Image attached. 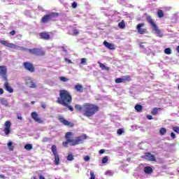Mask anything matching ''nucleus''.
Segmentation results:
<instances>
[{
    "label": "nucleus",
    "mask_w": 179,
    "mask_h": 179,
    "mask_svg": "<svg viewBox=\"0 0 179 179\" xmlns=\"http://www.w3.org/2000/svg\"><path fill=\"white\" fill-rule=\"evenodd\" d=\"M100 108L99 106L90 103H85L83 105V114L87 118L93 117L96 113H99Z\"/></svg>",
    "instance_id": "obj_3"
},
{
    "label": "nucleus",
    "mask_w": 179,
    "mask_h": 179,
    "mask_svg": "<svg viewBox=\"0 0 179 179\" xmlns=\"http://www.w3.org/2000/svg\"><path fill=\"white\" fill-rule=\"evenodd\" d=\"M41 106L43 108V110H45V108H47V106L45 105V103L43 102L41 103Z\"/></svg>",
    "instance_id": "obj_44"
},
{
    "label": "nucleus",
    "mask_w": 179,
    "mask_h": 179,
    "mask_svg": "<svg viewBox=\"0 0 179 179\" xmlns=\"http://www.w3.org/2000/svg\"><path fill=\"white\" fill-rule=\"evenodd\" d=\"M31 117L34 121H35V122H38V124H44V120L39 117L38 114H37L36 112H32L31 113Z\"/></svg>",
    "instance_id": "obj_14"
},
{
    "label": "nucleus",
    "mask_w": 179,
    "mask_h": 179,
    "mask_svg": "<svg viewBox=\"0 0 179 179\" xmlns=\"http://www.w3.org/2000/svg\"><path fill=\"white\" fill-rule=\"evenodd\" d=\"M72 8H75L78 6V3L76 2H73L71 4Z\"/></svg>",
    "instance_id": "obj_45"
},
{
    "label": "nucleus",
    "mask_w": 179,
    "mask_h": 179,
    "mask_svg": "<svg viewBox=\"0 0 179 179\" xmlns=\"http://www.w3.org/2000/svg\"><path fill=\"white\" fill-rule=\"evenodd\" d=\"M51 150L55 156L54 163L55 166H58L59 164V155H58V150H57V145H53L51 147Z\"/></svg>",
    "instance_id": "obj_7"
},
{
    "label": "nucleus",
    "mask_w": 179,
    "mask_h": 179,
    "mask_svg": "<svg viewBox=\"0 0 179 179\" xmlns=\"http://www.w3.org/2000/svg\"><path fill=\"white\" fill-rule=\"evenodd\" d=\"M103 153H106V150L101 149L99 150V155H103Z\"/></svg>",
    "instance_id": "obj_50"
},
{
    "label": "nucleus",
    "mask_w": 179,
    "mask_h": 179,
    "mask_svg": "<svg viewBox=\"0 0 179 179\" xmlns=\"http://www.w3.org/2000/svg\"><path fill=\"white\" fill-rule=\"evenodd\" d=\"M23 51L30 54L31 55H36L37 57H44L45 52L41 48H34L32 49L23 48Z\"/></svg>",
    "instance_id": "obj_5"
},
{
    "label": "nucleus",
    "mask_w": 179,
    "mask_h": 179,
    "mask_svg": "<svg viewBox=\"0 0 179 179\" xmlns=\"http://www.w3.org/2000/svg\"><path fill=\"white\" fill-rule=\"evenodd\" d=\"M173 131L176 132V134H179V127L178 126H175L172 128Z\"/></svg>",
    "instance_id": "obj_36"
},
{
    "label": "nucleus",
    "mask_w": 179,
    "mask_h": 179,
    "mask_svg": "<svg viewBox=\"0 0 179 179\" xmlns=\"http://www.w3.org/2000/svg\"><path fill=\"white\" fill-rule=\"evenodd\" d=\"M39 179H45V178L41 175H39Z\"/></svg>",
    "instance_id": "obj_53"
},
{
    "label": "nucleus",
    "mask_w": 179,
    "mask_h": 179,
    "mask_svg": "<svg viewBox=\"0 0 179 179\" xmlns=\"http://www.w3.org/2000/svg\"><path fill=\"white\" fill-rule=\"evenodd\" d=\"M32 103V104H34V102L33 101V102H31Z\"/></svg>",
    "instance_id": "obj_60"
},
{
    "label": "nucleus",
    "mask_w": 179,
    "mask_h": 179,
    "mask_svg": "<svg viewBox=\"0 0 179 179\" xmlns=\"http://www.w3.org/2000/svg\"><path fill=\"white\" fill-rule=\"evenodd\" d=\"M24 148L25 150H31L33 149V145L26 144Z\"/></svg>",
    "instance_id": "obj_29"
},
{
    "label": "nucleus",
    "mask_w": 179,
    "mask_h": 179,
    "mask_svg": "<svg viewBox=\"0 0 179 179\" xmlns=\"http://www.w3.org/2000/svg\"><path fill=\"white\" fill-rule=\"evenodd\" d=\"M0 178H5V176H3V175H0Z\"/></svg>",
    "instance_id": "obj_55"
},
{
    "label": "nucleus",
    "mask_w": 179,
    "mask_h": 179,
    "mask_svg": "<svg viewBox=\"0 0 179 179\" xmlns=\"http://www.w3.org/2000/svg\"><path fill=\"white\" fill-rule=\"evenodd\" d=\"M123 133H124V130H123L122 129H117V134L118 135H122Z\"/></svg>",
    "instance_id": "obj_39"
},
{
    "label": "nucleus",
    "mask_w": 179,
    "mask_h": 179,
    "mask_svg": "<svg viewBox=\"0 0 179 179\" xmlns=\"http://www.w3.org/2000/svg\"><path fill=\"white\" fill-rule=\"evenodd\" d=\"M171 136L172 139H176V134H174L173 132L171 133Z\"/></svg>",
    "instance_id": "obj_49"
},
{
    "label": "nucleus",
    "mask_w": 179,
    "mask_h": 179,
    "mask_svg": "<svg viewBox=\"0 0 179 179\" xmlns=\"http://www.w3.org/2000/svg\"><path fill=\"white\" fill-rule=\"evenodd\" d=\"M98 64H99L100 68L103 70V71H109L110 68L108 66H105L103 63L98 62Z\"/></svg>",
    "instance_id": "obj_24"
},
{
    "label": "nucleus",
    "mask_w": 179,
    "mask_h": 179,
    "mask_svg": "<svg viewBox=\"0 0 179 179\" xmlns=\"http://www.w3.org/2000/svg\"><path fill=\"white\" fill-rule=\"evenodd\" d=\"M74 89H76V92H79V93H83V90H85L83 85L80 84L76 85Z\"/></svg>",
    "instance_id": "obj_21"
},
{
    "label": "nucleus",
    "mask_w": 179,
    "mask_h": 179,
    "mask_svg": "<svg viewBox=\"0 0 179 179\" xmlns=\"http://www.w3.org/2000/svg\"><path fill=\"white\" fill-rule=\"evenodd\" d=\"M0 103L3 106H8V101L5 98H0Z\"/></svg>",
    "instance_id": "obj_27"
},
{
    "label": "nucleus",
    "mask_w": 179,
    "mask_h": 179,
    "mask_svg": "<svg viewBox=\"0 0 179 179\" xmlns=\"http://www.w3.org/2000/svg\"><path fill=\"white\" fill-rule=\"evenodd\" d=\"M145 159L149 162H156V157L154 155H152L150 152H145Z\"/></svg>",
    "instance_id": "obj_16"
},
{
    "label": "nucleus",
    "mask_w": 179,
    "mask_h": 179,
    "mask_svg": "<svg viewBox=\"0 0 179 179\" xmlns=\"http://www.w3.org/2000/svg\"><path fill=\"white\" fill-rule=\"evenodd\" d=\"M118 27H120V29H125V21H124V20L118 23Z\"/></svg>",
    "instance_id": "obj_25"
},
{
    "label": "nucleus",
    "mask_w": 179,
    "mask_h": 179,
    "mask_svg": "<svg viewBox=\"0 0 179 179\" xmlns=\"http://www.w3.org/2000/svg\"><path fill=\"white\" fill-rule=\"evenodd\" d=\"M78 34H79V30L74 29L73 30V36H78Z\"/></svg>",
    "instance_id": "obj_43"
},
{
    "label": "nucleus",
    "mask_w": 179,
    "mask_h": 179,
    "mask_svg": "<svg viewBox=\"0 0 179 179\" xmlns=\"http://www.w3.org/2000/svg\"><path fill=\"white\" fill-rule=\"evenodd\" d=\"M132 78L130 76H124L122 78H118L115 80V83H125V82H131Z\"/></svg>",
    "instance_id": "obj_10"
},
{
    "label": "nucleus",
    "mask_w": 179,
    "mask_h": 179,
    "mask_svg": "<svg viewBox=\"0 0 179 179\" xmlns=\"http://www.w3.org/2000/svg\"><path fill=\"white\" fill-rule=\"evenodd\" d=\"M164 52L166 55H170V54H171V49L170 48H167L164 50Z\"/></svg>",
    "instance_id": "obj_35"
},
{
    "label": "nucleus",
    "mask_w": 179,
    "mask_h": 179,
    "mask_svg": "<svg viewBox=\"0 0 179 179\" xmlns=\"http://www.w3.org/2000/svg\"><path fill=\"white\" fill-rule=\"evenodd\" d=\"M61 48H62V51L64 52H65L66 54V52H68V51L66 50V48H65V47L62 46Z\"/></svg>",
    "instance_id": "obj_48"
},
{
    "label": "nucleus",
    "mask_w": 179,
    "mask_h": 179,
    "mask_svg": "<svg viewBox=\"0 0 179 179\" xmlns=\"http://www.w3.org/2000/svg\"><path fill=\"white\" fill-rule=\"evenodd\" d=\"M10 125H12V124L9 121H6L4 123V132L6 135H9V134H10Z\"/></svg>",
    "instance_id": "obj_17"
},
{
    "label": "nucleus",
    "mask_w": 179,
    "mask_h": 179,
    "mask_svg": "<svg viewBox=\"0 0 179 179\" xmlns=\"http://www.w3.org/2000/svg\"><path fill=\"white\" fill-rule=\"evenodd\" d=\"M12 145L13 143L10 141L7 143L8 148L11 151L13 150V146Z\"/></svg>",
    "instance_id": "obj_34"
},
{
    "label": "nucleus",
    "mask_w": 179,
    "mask_h": 179,
    "mask_svg": "<svg viewBox=\"0 0 179 179\" xmlns=\"http://www.w3.org/2000/svg\"><path fill=\"white\" fill-rule=\"evenodd\" d=\"M74 108L75 110H77L78 111H83V106L80 104H76Z\"/></svg>",
    "instance_id": "obj_26"
},
{
    "label": "nucleus",
    "mask_w": 179,
    "mask_h": 179,
    "mask_svg": "<svg viewBox=\"0 0 179 179\" xmlns=\"http://www.w3.org/2000/svg\"><path fill=\"white\" fill-rule=\"evenodd\" d=\"M147 118L148 120H153V117H152L150 115H147Z\"/></svg>",
    "instance_id": "obj_51"
},
{
    "label": "nucleus",
    "mask_w": 179,
    "mask_h": 179,
    "mask_svg": "<svg viewBox=\"0 0 179 179\" xmlns=\"http://www.w3.org/2000/svg\"><path fill=\"white\" fill-rule=\"evenodd\" d=\"M107 162H108V157H107V156L103 157L101 160L102 164H106V163H107Z\"/></svg>",
    "instance_id": "obj_33"
},
{
    "label": "nucleus",
    "mask_w": 179,
    "mask_h": 179,
    "mask_svg": "<svg viewBox=\"0 0 179 179\" xmlns=\"http://www.w3.org/2000/svg\"><path fill=\"white\" fill-rule=\"evenodd\" d=\"M106 176H113V172L110 171H107L106 173H105Z\"/></svg>",
    "instance_id": "obj_41"
},
{
    "label": "nucleus",
    "mask_w": 179,
    "mask_h": 179,
    "mask_svg": "<svg viewBox=\"0 0 179 179\" xmlns=\"http://www.w3.org/2000/svg\"><path fill=\"white\" fill-rule=\"evenodd\" d=\"M18 120H22V116H17Z\"/></svg>",
    "instance_id": "obj_56"
},
{
    "label": "nucleus",
    "mask_w": 179,
    "mask_h": 179,
    "mask_svg": "<svg viewBox=\"0 0 179 179\" xmlns=\"http://www.w3.org/2000/svg\"><path fill=\"white\" fill-rule=\"evenodd\" d=\"M103 45H105L108 50H115L114 43H110L107 41H103Z\"/></svg>",
    "instance_id": "obj_19"
},
{
    "label": "nucleus",
    "mask_w": 179,
    "mask_h": 179,
    "mask_svg": "<svg viewBox=\"0 0 179 179\" xmlns=\"http://www.w3.org/2000/svg\"><path fill=\"white\" fill-rule=\"evenodd\" d=\"M157 16L158 17H163V16H164V13H163V10H158L157 11Z\"/></svg>",
    "instance_id": "obj_32"
},
{
    "label": "nucleus",
    "mask_w": 179,
    "mask_h": 179,
    "mask_svg": "<svg viewBox=\"0 0 179 179\" xmlns=\"http://www.w3.org/2000/svg\"><path fill=\"white\" fill-rule=\"evenodd\" d=\"M58 120L63 125H65L66 127H69L70 128H73V127H75L73 123L65 120V118L62 116H59Z\"/></svg>",
    "instance_id": "obj_12"
},
{
    "label": "nucleus",
    "mask_w": 179,
    "mask_h": 179,
    "mask_svg": "<svg viewBox=\"0 0 179 179\" xmlns=\"http://www.w3.org/2000/svg\"><path fill=\"white\" fill-rule=\"evenodd\" d=\"M0 76L3 80H8V68L6 66H0Z\"/></svg>",
    "instance_id": "obj_8"
},
{
    "label": "nucleus",
    "mask_w": 179,
    "mask_h": 179,
    "mask_svg": "<svg viewBox=\"0 0 179 179\" xmlns=\"http://www.w3.org/2000/svg\"><path fill=\"white\" fill-rule=\"evenodd\" d=\"M0 55H1V51H0Z\"/></svg>",
    "instance_id": "obj_61"
},
{
    "label": "nucleus",
    "mask_w": 179,
    "mask_h": 179,
    "mask_svg": "<svg viewBox=\"0 0 179 179\" xmlns=\"http://www.w3.org/2000/svg\"><path fill=\"white\" fill-rule=\"evenodd\" d=\"M178 90H179V85H178Z\"/></svg>",
    "instance_id": "obj_58"
},
{
    "label": "nucleus",
    "mask_w": 179,
    "mask_h": 179,
    "mask_svg": "<svg viewBox=\"0 0 179 179\" xmlns=\"http://www.w3.org/2000/svg\"><path fill=\"white\" fill-rule=\"evenodd\" d=\"M50 141H51V138H50L48 137H45L43 139V142H50Z\"/></svg>",
    "instance_id": "obj_40"
},
{
    "label": "nucleus",
    "mask_w": 179,
    "mask_h": 179,
    "mask_svg": "<svg viewBox=\"0 0 179 179\" xmlns=\"http://www.w3.org/2000/svg\"><path fill=\"white\" fill-rule=\"evenodd\" d=\"M146 15V20L148 23H149L152 27V30L155 32V34L158 36V37H163V34H162V31L159 29V27L156 24V22L152 19V16L148 15V14H145Z\"/></svg>",
    "instance_id": "obj_4"
},
{
    "label": "nucleus",
    "mask_w": 179,
    "mask_h": 179,
    "mask_svg": "<svg viewBox=\"0 0 179 179\" xmlns=\"http://www.w3.org/2000/svg\"><path fill=\"white\" fill-rule=\"evenodd\" d=\"M144 172L145 174H152L153 173V169L150 166H145L144 168Z\"/></svg>",
    "instance_id": "obj_22"
},
{
    "label": "nucleus",
    "mask_w": 179,
    "mask_h": 179,
    "mask_svg": "<svg viewBox=\"0 0 179 179\" xmlns=\"http://www.w3.org/2000/svg\"><path fill=\"white\" fill-rule=\"evenodd\" d=\"M167 132V129L164 127H162L159 130L160 135H166V133Z\"/></svg>",
    "instance_id": "obj_28"
},
{
    "label": "nucleus",
    "mask_w": 179,
    "mask_h": 179,
    "mask_svg": "<svg viewBox=\"0 0 179 179\" xmlns=\"http://www.w3.org/2000/svg\"><path fill=\"white\" fill-rule=\"evenodd\" d=\"M1 94H3V89L0 88V96Z\"/></svg>",
    "instance_id": "obj_52"
},
{
    "label": "nucleus",
    "mask_w": 179,
    "mask_h": 179,
    "mask_svg": "<svg viewBox=\"0 0 179 179\" xmlns=\"http://www.w3.org/2000/svg\"><path fill=\"white\" fill-rule=\"evenodd\" d=\"M24 68L26 69V71H28V72H31V73L33 72H36V67H34V64L31 62H25L23 63Z\"/></svg>",
    "instance_id": "obj_9"
},
{
    "label": "nucleus",
    "mask_w": 179,
    "mask_h": 179,
    "mask_svg": "<svg viewBox=\"0 0 179 179\" xmlns=\"http://www.w3.org/2000/svg\"><path fill=\"white\" fill-rule=\"evenodd\" d=\"M66 160L72 162V160H73V155L72 153H69V156L66 157Z\"/></svg>",
    "instance_id": "obj_31"
},
{
    "label": "nucleus",
    "mask_w": 179,
    "mask_h": 179,
    "mask_svg": "<svg viewBox=\"0 0 179 179\" xmlns=\"http://www.w3.org/2000/svg\"><path fill=\"white\" fill-rule=\"evenodd\" d=\"M10 36H15V34H16V31L13 30L11 31H10Z\"/></svg>",
    "instance_id": "obj_47"
},
{
    "label": "nucleus",
    "mask_w": 179,
    "mask_h": 179,
    "mask_svg": "<svg viewBox=\"0 0 179 179\" xmlns=\"http://www.w3.org/2000/svg\"><path fill=\"white\" fill-rule=\"evenodd\" d=\"M59 96L57 99V103L69 108V111H73V107L70 104L72 103V95L66 90H60Z\"/></svg>",
    "instance_id": "obj_1"
},
{
    "label": "nucleus",
    "mask_w": 179,
    "mask_h": 179,
    "mask_svg": "<svg viewBox=\"0 0 179 179\" xmlns=\"http://www.w3.org/2000/svg\"><path fill=\"white\" fill-rule=\"evenodd\" d=\"M87 62V59L82 58L80 61V64H86Z\"/></svg>",
    "instance_id": "obj_42"
},
{
    "label": "nucleus",
    "mask_w": 179,
    "mask_h": 179,
    "mask_svg": "<svg viewBox=\"0 0 179 179\" xmlns=\"http://www.w3.org/2000/svg\"><path fill=\"white\" fill-rule=\"evenodd\" d=\"M0 43L3 45H5V47H8V48H13V50H17V48H19V46H17V45L10 43L6 41H2L0 39Z\"/></svg>",
    "instance_id": "obj_13"
},
{
    "label": "nucleus",
    "mask_w": 179,
    "mask_h": 179,
    "mask_svg": "<svg viewBox=\"0 0 179 179\" xmlns=\"http://www.w3.org/2000/svg\"><path fill=\"white\" fill-rule=\"evenodd\" d=\"M143 26H145V23H141L136 26V30L140 34H145V33H146V29L142 28Z\"/></svg>",
    "instance_id": "obj_15"
},
{
    "label": "nucleus",
    "mask_w": 179,
    "mask_h": 179,
    "mask_svg": "<svg viewBox=\"0 0 179 179\" xmlns=\"http://www.w3.org/2000/svg\"><path fill=\"white\" fill-rule=\"evenodd\" d=\"M159 110H161V108H154L152 109V110L151 111V114L152 115H156V114H157Z\"/></svg>",
    "instance_id": "obj_30"
},
{
    "label": "nucleus",
    "mask_w": 179,
    "mask_h": 179,
    "mask_svg": "<svg viewBox=\"0 0 179 179\" xmlns=\"http://www.w3.org/2000/svg\"><path fill=\"white\" fill-rule=\"evenodd\" d=\"M59 80H61L62 82H67L68 78H66L64 76H62V77H59Z\"/></svg>",
    "instance_id": "obj_38"
},
{
    "label": "nucleus",
    "mask_w": 179,
    "mask_h": 179,
    "mask_svg": "<svg viewBox=\"0 0 179 179\" xmlns=\"http://www.w3.org/2000/svg\"><path fill=\"white\" fill-rule=\"evenodd\" d=\"M59 16V14L58 13H51L48 15H45L41 19V23H48L52 17H58Z\"/></svg>",
    "instance_id": "obj_6"
},
{
    "label": "nucleus",
    "mask_w": 179,
    "mask_h": 179,
    "mask_svg": "<svg viewBox=\"0 0 179 179\" xmlns=\"http://www.w3.org/2000/svg\"><path fill=\"white\" fill-rule=\"evenodd\" d=\"M6 81L4 83V89L8 92V93H13V89L11 88L10 86H9V83H8V79L7 80H4Z\"/></svg>",
    "instance_id": "obj_20"
},
{
    "label": "nucleus",
    "mask_w": 179,
    "mask_h": 179,
    "mask_svg": "<svg viewBox=\"0 0 179 179\" xmlns=\"http://www.w3.org/2000/svg\"><path fill=\"white\" fill-rule=\"evenodd\" d=\"M134 108L136 111H137V113H142V110H143V106H142V105L136 104Z\"/></svg>",
    "instance_id": "obj_23"
},
{
    "label": "nucleus",
    "mask_w": 179,
    "mask_h": 179,
    "mask_svg": "<svg viewBox=\"0 0 179 179\" xmlns=\"http://www.w3.org/2000/svg\"><path fill=\"white\" fill-rule=\"evenodd\" d=\"M65 61H68V59H65Z\"/></svg>",
    "instance_id": "obj_57"
},
{
    "label": "nucleus",
    "mask_w": 179,
    "mask_h": 179,
    "mask_svg": "<svg viewBox=\"0 0 179 179\" xmlns=\"http://www.w3.org/2000/svg\"><path fill=\"white\" fill-rule=\"evenodd\" d=\"M71 136H72V132L68 131L66 133L65 139L66 141L62 143L63 146L64 148H68V143L70 144L71 146H76V145H80V143H83V141L87 138L86 134H83L80 136L76 137V139H71Z\"/></svg>",
    "instance_id": "obj_2"
},
{
    "label": "nucleus",
    "mask_w": 179,
    "mask_h": 179,
    "mask_svg": "<svg viewBox=\"0 0 179 179\" xmlns=\"http://www.w3.org/2000/svg\"><path fill=\"white\" fill-rule=\"evenodd\" d=\"M90 179H96V176L94 175V172L90 171Z\"/></svg>",
    "instance_id": "obj_37"
},
{
    "label": "nucleus",
    "mask_w": 179,
    "mask_h": 179,
    "mask_svg": "<svg viewBox=\"0 0 179 179\" xmlns=\"http://www.w3.org/2000/svg\"><path fill=\"white\" fill-rule=\"evenodd\" d=\"M84 160H85V162H89V160H90V157H89V156H85V157H84Z\"/></svg>",
    "instance_id": "obj_46"
},
{
    "label": "nucleus",
    "mask_w": 179,
    "mask_h": 179,
    "mask_svg": "<svg viewBox=\"0 0 179 179\" xmlns=\"http://www.w3.org/2000/svg\"><path fill=\"white\" fill-rule=\"evenodd\" d=\"M126 162H131V157H129V158H127V159H126Z\"/></svg>",
    "instance_id": "obj_54"
},
{
    "label": "nucleus",
    "mask_w": 179,
    "mask_h": 179,
    "mask_svg": "<svg viewBox=\"0 0 179 179\" xmlns=\"http://www.w3.org/2000/svg\"><path fill=\"white\" fill-rule=\"evenodd\" d=\"M69 62H71V60H68Z\"/></svg>",
    "instance_id": "obj_59"
},
{
    "label": "nucleus",
    "mask_w": 179,
    "mask_h": 179,
    "mask_svg": "<svg viewBox=\"0 0 179 179\" xmlns=\"http://www.w3.org/2000/svg\"><path fill=\"white\" fill-rule=\"evenodd\" d=\"M39 36L42 40H50L51 38L49 32L45 31L39 33Z\"/></svg>",
    "instance_id": "obj_18"
},
{
    "label": "nucleus",
    "mask_w": 179,
    "mask_h": 179,
    "mask_svg": "<svg viewBox=\"0 0 179 179\" xmlns=\"http://www.w3.org/2000/svg\"><path fill=\"white\" fill-rule=\"evenodd\" d=\"M25 85L31 89H36L37 87L36 83L30 77L25 78Z\"/></svg>",
    "instance_id": "obj_11"
}]
</instances>
